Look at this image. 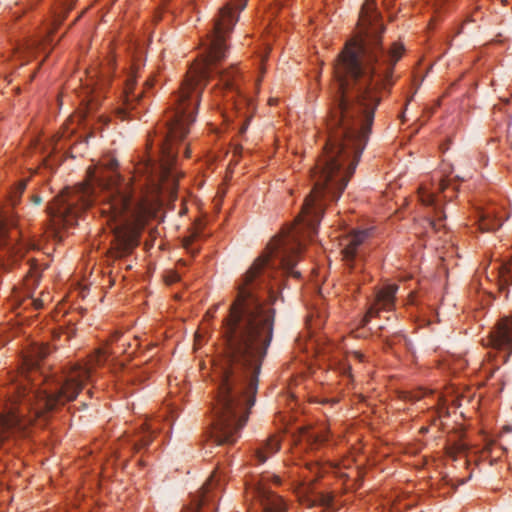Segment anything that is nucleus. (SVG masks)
Here are the masks:
<instances>
[{"label":"nucleus","mask_w":512,"mask_h":512,"mask_svg":"<svg viewBox=\"0 0 512 512\" xmlns=\"http://www.w3.org/2000/svg\"><path fill=\"white\" fill-rule=\"evenodd\" d=\"M331 153L312 170L313 188L293 226L268 244L236 284V296L223 321L224 348L215 364L217 392L212 407L211 439L232 445L241 435L258 390V376L271 344L282 278L294 270L305 239L318 232L326 203L340 197L350 175V135H335Z\"/></svg>","instance_id":"nucleus-1"},{"label":"nucleus","mask_w":512,"mask_h":512,"mask_svg":"<svg viewBox=\"0 0 512 512\" xmlns=\"http://www.w3.org/2000/svg\"><path fill=\"white\" fill-rule=\"evenodd\" d=\"M245 7L246 0H233L219 9L203 44L201 63L189 71L180 90L171 96L162 124L155 131V139L150 140L151 145L156 141L160 152L159 161L148 157L136 164L133 182L130 184L119 181V175L115 172L118 163L115 159H108L102 165L112 175L89 171L91 184L66 188L51 204H93L96 201L100 204H156L163 189H176L178 174L175 163L178 150L175 146L184 139L195 121L204 83L209 78L218 77L225 89H237L236 68L231 66L220 69L217 63L225 58L226 38Z\"/></svg>","instance_id":"nucleus-2"},{"label":"nucleus","mask_w":512,"mask_h":512,"mask_svg":"<svg viewBox=\"0 0 512 512\" xmlns=\"http://www.w3.org/2000/svg\"><path fill=\"white\" fill-rule=\"evenodd\" d=\"M48 354V346H35L31 359L27 360L30 375L12 386L5 409L0 412V445L16 435H28L33 424L44 425L52 411L77 397L90 380L93 367L103 363L106 358L99 350L88 364L72 366L64 376L48 381L45 388L40 389L30 380L32 374L36 373L38 361Z\"/></svg>","instance_id":"nucleus-3"},{"label":"nucleus","mask_w":512,"mask_h":512,"mask_svg":"<svg viewBox=\"0 0 512 512\" xmlns=\"http://www.w3.org/2000/svg\"><path fill=\"white\" fill-rule=\"evenodd\" d=\"M380 21L375 0H365L354 26V168L372 131L375 111L381 102L375 63L382 53Z\"/></svg>","instance_id":"nucleus-4"},{"label":"nucleus","mask_w":512,"mask_h":512,"mask_svg":"<svg viewBox=\"0 0 512 512\" xmlns=\"http://www.w3.org/2000/svg\"><path fill=\"white\" fill-rule=\"evenodd\" d=\"M17 235L16 229L8 232V220L0 218V268L3 270L10 269L24 255V245L13 242Z\"/></svg>","instance_id":"nucleus-5"},{"label":"nucleus","mask_w":512,"mask_h":512,"mask_svg":"<svg viewBox=\"0 0 512 512\" xmlns=\"http://www.w3.org/2000/svg\"><path fill=\"white\" fill-rule=\"evenodd\" d=\"M136 76L129 74L125 80V87L123 90V100L121 106L116 109V115L121 120L133 119L137 117L136 106L140 105L143 90L136 92Z\"/></svg>","instance_id":"nucleus-6"},{"label":"nucleus","mask_w":512,"mask_h":512,"mask_svg":"<svg viewBox=\"0 0 512 512\" xmlns=\"http://www.w3.org/2000/svg\"><path fill=\"white\" fill-rule=\"evenodd\" d=\"M218 472H214L210 478L203 484L199 494L194 495L191 502L182 512H214L216 507L213 503L214 496L211 491L218 485L220 479Z\"/></svg>","instance_id":"nucleus-7"},{"label":"nucleus","mask_w":512,"mask_h":512,"mask_svg":"<svg viewBox=\"0 0 512 512\" xmlns=\"http://www.w3.org/2000/svg\"><path fill=\"white\" fill-rule=\"evenodd\" d=\"M485 345L495 350L512 352V317H504L496 324Z\"/></svg>","instance_id":"nucleus-8"},{"label":"nucleus","mask_w":512,"mask_h":512,"mask_svg":"<svg viewBox=\"0 0 512 512\" xmlns=\"http://www.w3.org/2000/svg\"><path fill=\"white\" fill-rule=\"evenodd\" d=\"M316 293L317 296L314 303L307 305L308 315L306 318V325L309 332L322 328L327 318L321 289L317 288Z\"/></svg>","instance_id":"nucleus-9"},{"label":"nucleus","mask_w":512,"mask_h":512,"mask_svg":"<svg viewBox=\"0 0 512 512\" xmlns=\"http://www.w3.org/2000/svg\"><path fill=\"white\" fill-rule=\"evenodd\" d=\"M419 198L424 205L432 206L434 208L435 215L433 218H428L427 223L429 227L432 228L435 232L440 231L442 227H445V225L442 224V221L446 218V216L443 214V212L437 205L435 193L429 191L425 187H421L419 189Z\"/></svg>","instance_id":"nucleus-10"},{"label":"nucleus","mask_w":512,"mask_h":512,"mask_svg":"<svg viewBox=\"0 0 512 512\" xmlns=\"http://www.w3.org/2000/svg\"><path fill=\"white\" fill-rule=\"evenodd\" d=\"M257 498L263 512H286L287 506L282 497L272 491L259 487L256 490Z\"/></svg>","instance_id":"nucleus-11"},{"label":"nucleus","mask_w":512,"mask_h":512,"mask_svg":"<svg viewBox=\"0 0 512 512\" xmlns=\"http://www.w3.org/2000/svg\"><path fill=\"white\" fill-rule=\"evenodd\" d=\"M374 235V227L371 225H361L354 227V273L358 270L357 260L362 258L360 252L357 251L358 245L366 243Z\"/></svg>","instance_id":"nucleus-12"},{"label":"nucleus","mask_w":512,"mask_h":512,"mask_svg":"<svg viewBox=\"0 0 512 512\" xmlns=\"http://www.w3.org/2000/svg\"><path fill=\"white\" fill-rule=\"evenodd\" d=\"M397 290V285L390 284L385 286L378 292L377 301L375 304V308L377 309V311L393 309Z\"/></svg>","instance_id":"nucleus-13"},{"label":"nucleus","mask_w":512,"mask_h":512,"mask_svg":"<svg viewBox=\"0 0 512 512\" xmlns=\"http://www.w3.org/2000/svg\"><path fill=\"white\" fill-rule=\"evenodd\" d=\"M280 449V441L276 436H271L259 449H257L255 457L259 464H263L271 455Z\"/></svg>","instance_id":"nucleus-14"},{"label":"nucleus","mask_w":512,"mask_h":512,"mask_svg":"<svg viewBox=\"0 0 512 512\" xmlns=\"http://www.w3.org/2000/svg\"><path fill=\"white\" fill-rule=\"evenodd\" d=\"M502 220L493 216L490 212H486L481 216L480 229L482 231H494L502 226Z\"/></svg>","instance_id":"nucleus-15"},{"label":"nucleus","mask_w":512,"mask_h":512,"mask_svg":"<svg viewBox=\"0 0 512 512\" xmlns=\"http://www.w3.org/2000/svg\"><path fill=\"white\" fill-rule=\"evenodd\" d=\"M330 360L334 362L335 365L339 366L340 369L346 371L350 370L351 366L348 359V353L341 351L337 348L331 355Z\"/></svg>","instance_id":"nucleus-16"},{"label":"nucleus","mask_w":512,"mask_h":512,"mask_svg":"<svg viewBox=\"0 0 512 512\" xmlns=\"http://www.w3.org/2000/svg\"><path fill=\"white\" fill-rule=\"evenodd\" d=\"M51 41V34H47L42 40L32 39L26 41L24 50L26 52H32L39 48L45 49L46 44H50Z\"/></svg>","instance_id":"nucleus-17"},{"label":"nucleus","mask_w":512,"mask_h":512,"mask_svg":"<svg viewBox=\"0 0 512 512\" xmlns=\"http://www.w3.org/2000/svg\"><path fill=\"white\" fill-rule=\"evenodd\" d=\"M307 469L313 474L312 479H308V483L303 484V490L306 494L313 493L312 492V483L313 481L320 476L321 468L318 464H311Z\"/></svg>","instance_id":"nucleus-18"},{"label":"nucleus","mask_w":512,"mask_h":512,"mask_svg":"<svg viewBox=\"0 0 512 512\" xmlns=\"http://www.w3.org/2000/svg\"><path fill=\"white\" fill-rule=\"evenodd\" d=\"M152 442V431H150V428H147V430L140 436V438L135 443V448L137 450H140L144 447H147Z\"/></svg>","instance_id":"nucleus-19"},{"label":"nucleus","mask_w":512,"mask_h":512,"mask_svg":"<svg viewBox=\"0 0 512 512\" xmlns=\"http://www.w3.org/2000/svg\"><path fill=\"white\" fill-rule=\"evenodd\" d=\"M319 503L320 505L330 508L333 507V497L330 495H324L322 493H316L314 495L313 504Z\"/></svg>","instance_id":"nucleus-20"},{"label":"nucleus","mask_w":512,"mask_h":512,"mask_svg":"<svg viewBox=\"0 0 512 512\" xmlns=\"http://www.w3.org/2000/svg\"><path fill=\"white\" fill-rule=\"evenodd\" d=\"M26 188V182L22 181L18 184L16 190L11 194V203L12 205H16Z\"/></svg>","instance_id":"nucleus-21"},{"label":"nucleus","mask_w":512,"mask_h":512,"mask_svg":"<svg viewBox=\"0 0 512 512\" xmlns=\"http://www.w3.org/2000/svg\"><path fill=\"white\" fill-rule=\"evenodd\" d=\"M180 280V275L175 271H169L165 275V281L167 284L171 285Z\"/></svg>","instance_id":"nucleus-22"},{"label":"nucleus","mask_w":512,"mask_h":512,"mask_svg":"<svg viewBox=\"0 0 512 512\" xmlns=\"http://www.w3.org/2000/svg\"><path fill=\"white\" fill-rule=\"evenodd\" d=\"M108 73H109L108 70L101 72V75L99 76V81L96 84L99 86V89H102V87L106 84V82H108V78H109Z\"/></svg>","instance_id":"nucleus-23"},{"label":"nucleus","mask_w":512,"mask_h":512,"mask_svg":"<svg viewBox=\"0 0 512 512\" xmlns=\"http://www.w3.org/2000/svg\"><path fill=\"white\" fill-rule=\"evenodd\" d=\"M344 257L347 261H350L352 258V241L348 240V243L346 244V247L343 250Z\"/></svg>","instance_id":"nucleus-24"},{"label":"nucleus","mask_w":512,"mask_h":512,"mask_svg":"<svg viewBox=\"0 0 512 512\" xmlns=\"http://www.w3.org/2000/svg\"><path fill=\"white\" fill-rule=\"evenodd\" d=\"M250 120H251V115L250 116H247V115H244V119H243V122L239 128V133L240 134H244L249 126V123H250Z\"/></svg>","instance_id":"nucleus-25"},{"label":"nucleus","mask_w":512,"mask_h":512,"mask_svg":"<svg viewBox=\"0 0 512 512\" xmlns=\"http://www.w3.org/2000/svg\"><path fill=\"white\" fill-rule=\"evenodd\" d=\"M501 274L503 277H507L510 279V281L512 282V269L511 268H508L506 266H503L502 268V271H501Z\"/></svg>","instance_id":"nucleus-26"},{"label":"nucleus","mask_w":512,"mask_h":512,"mask_svg":"<svg viewBox=\"0 0 512 512\" xmlns=\"http://www.w3.org/2000/svg\"><path fill=\"white\" fill-rule=\"evenodd\" d=\"M353 355H354V360L357 359L358 360V365L361 366L363 364V362L365 361L364 355L359 353V352H357V351H354Z\"/></svg>","instance_id":"nucleus-27"},{"label":"nucleus","mask_w":512,"mask_h":512,"mask_svg":"<svg viewBox=\"0 0 512 512\" xmlns=\"http://www.w3.org/2000/svg\"><path fill=\"white\" fill-rule=\"evenodd\" d=\"M449 186V182L446 181V180H440L439 183H438V191L440 192H444L447 187Z\"/></svg>","instance_id":"nucleus-28"},{"label":"nucleus","mask_w":512,"mask_h":512,"mask_svg":"<svg viewBox=\"0 0 512 512\" xmlns=\"http://www.w3.org/2000/svg\"><path fill=\"white\" fill-rule=\"evenodd\" d=\"M323 404H331V406L333 405H336L338 404V400L337 399H323L322 401Z\"/></svg>","instance_id":"nucleus-29"},{"label":"nucleus","mask_w":512,"mask_h":512,"mask_svg":"<svg viewBox=\"0 0 512 512\" xmlns=\"http://www.w3.org/2000/svg\"><path fill=\"white\" fill-rule=\"evenodd\" d=\"M32 201H33V203H34L35 205H39V204L41 203L42 199H41V197H40V196H38V195H34V196H32Z\"/></svg>","instance_id":"nucleus-30"},{"label":"nucleus","mask_w":512,"mask_h":512,"mask_svg":"<svg viewBox=\"0 0 512 512\" xmlns=\"http://www.w3.org/2000/svg\"><path fill=\"white\" fill-rule=\"evenodd\" d=\"M33 304L35 306L36 309H39L43 306V302L39 299H34L33 300Z\"/></svg>","instance_id":"nucleus-31"},{"label":"nucleus","mask_w":512,"mask_h":512,"mask_svg":"<svg viewBox=\"0 0 512 512\" xmlns=\"http://www.w3.org/2000/svg\"><path fill=\"white\" fill-rule=\"evenodd\" d=\"M94 109V99L93 97L89 100V103H88V111L89 113Z\"/></svg>","instance_id":"nucleus-32"},{"label":"nucleus","mask_w":512,"mask_h":512,"mask_svg":"<svg viewBox=\"0 0 512 512\" xmlns=\"http://www.w3.org/2000/svg\"><path fill=\"white\" fill-rule=\"evenodd\" d=\"M374 308L370 309V311L368 312V315H366L364 318H363V321H362V325H364L367 321H368V316H370L372 314V310Z\"/></svg>","instance_id":"nucleus-33"},{"label":"nucleus","mask_w":512,"mask_h":512,"mask_svg":"<svg viewBox=\"0 0 512 512\" xmlns=\"http://www.w3.org/2000/svg\"><path fill=\"white\" fill-rule=\"evenodd\" d=\"M510 356V353H505L503 356H502V362L503 363H506L508 361V358Z\"/></svg>","instance_id":"nucleus-34"},{"label":"nucleus","mask_w":512,"mask_h":512,"mask_svg":"<svg viewBox=\"0 0 512 512\" xmlns=\"http://www.w3.org/2000/svg\"><path fill=\"white\" fill-rule=\"evenodd\" d=\"M153 86V81L152 80H146L145 81V87L146 88H150Z\"/></svg>","instance_id":"nucleus-35"},{"label":"nucleus","mask_w":512,"mask_h":512,"mask_svg":"<svg viewBox=\"0 0 512 512\" xmlns=\"http://www.w3.org/2000/svg\"><path fill=\"white\" fill-rule=\"evenodd\" d=\"M185 157H189V150L187 147L184 148Z\"/></svg>","instance_id":"nucleus-36"},{"label":"nucleus","mask_w":512,"mask_h":512,"mask_svg":"<svg viewBox=\"0 0 512 512\" xmlns=\"http://www.w3.org/2000/svg\"><path fill=\"white\" fill-rule=\"evenodd\" d=\"M326 440V437L325 436H321V439L320 438H317V441H320V442H323Z\"/></svg>","instance_id":"nucleus-37"},{"label":"nucleus","mask_w":512,"mask_h":512,"mask_svg":"<svg viewBox=\"0 0 512 512\" xmlns=\"http://www.w3.org/2000/svg\"><path fill=\"white\" fill-rule=\"evenodd\" d=\"M184 246H185L186 249H189L188 242L185 241Z\"/></svg>","instance_id":"nucleus-38"},{"label":"nucleus","mask_w":512,"mask_h":512,"mask_svg":"<svg viewBox=\"0 0 512 512\" xmlns=\"http://www.w3.org/2000/svg\"><path fill=\"white\" fill-rule=\"evenodd\" d=\"M95 92H96V88H95V89L90 90V92H89V93L93 94V93H95Z\"/></svg>","instance_id":"nucleus-39"},{"label":"nucleus","mask_w":512,"mask_h":512,"mask_svg":"<svg viewBox=\"0 0 512 512\" xmlns=\"http://www.w3.org/2000/svg\"><path fill=\"white\" fill-rule=\"evenodd\" d=\"M358 474H359V475H362V469H359V470H358Z\"/></svg>","instance_id":"nucleus-40"},{"label":"nucleus","mask_w":512,"mask_h":512,"mask_svg":"<svg viewBox=\"0 0 512 512\" xmlns=\"http://www.w3.org/2000/svg\"><path fill=\"white\" fill-rule=\"evenodd\" d=\"M353 485H354V489H355L356 488V480L355 479H354Z\"/></svg>","instance_id":"nucleus-41"}]
</instances>
